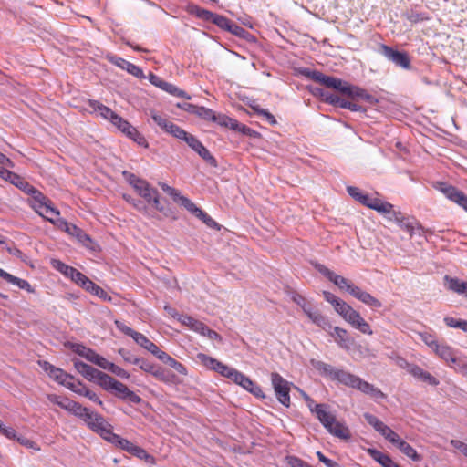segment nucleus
<instances>
[{"label":"nucleus","mask_w":467,"mask_h":467,"mask_svg":"<svg viewBox=\"0 0 467 467\" xmlns=\"http://www.w3.org/2000/svg\"><path fill=\"white\" fill-rule=\"evenodd\" d=\"M213 371L219 373L223 377H225V378L233 380V379L234 377V372H236L237 370L231 367H228L227 365L222 363L221 361H218V366H215Z\"/></svg>","instance_id":"40"},{"label":"nucleus","mask_w":467,"mask_h":467,"mask_svg":"<svg viewBox=\"0 0 467 467\" xmlns=\"http://www.w3.org/2000/svg\"><path fill=\"white\" fill-rule=\"evenodd\" d=\"M137 366H139V368L141 370H143L147 373H150L152 376H154L155 371L157 370V368H158V365L152 364L144 358H140Z\"/></svg>","instance_id":"59"},{"label":"nucleus","mask_w":467,"mask_h":467,"mask_svg":"<svg viewBox=\"0 0 467 467\" xmlns=\"http://www.w3.org/2000/svg\"><path fill=\"white\" fill-rule=\"evenodd\" d=\"M88 106L91 112L98 113L103 119L109 120L126 136L133 130L134 127L131 124L99 101L89 99Z\"/></svg>","instance_id":"6"},{"label":"nucleus","mask_w":467,"mask_h":467,"mask_svg":"<svg viewBox=\"0 0 467 467\" xmlns=\"http://www.w3.org/2000/svg\"><path fill=\"white\" fill-rule=\"evenodd\" d=\"M439 190L451 202L457 203L467 212V195L454 186L441 183Z\"/></svg>","instance_id":"12"},{"label":"nucleus","mask_w":467,"mask_h":467,"mask_svg":"<svg viewBox=\"0 0 467 467\" xmlns=\"http://www.w3.org/2000/svg\"><path fill=\"white\" fill-rule=\"evenodd\" d=\"M188 146L197 152L208 163L216 166V160L210 153V151L203 146V144L193 135L189 134L184 140Z\"/></svg>","instance_id":"13"},{"label":"nucleus","mask_w":467,"mask_h":467,"mask_svg":"<svg viewBox=\"0 0 467 467\" xmlns=\"http://www.w3.org/2000/svg\"><path fill=\"white\" fill-rule=\"evenodd\" d=\"M312 322L328 333L333 328L329 319L320 312L316 316Z\"/></svg>","instance_id":"45"},{"label":"nucleus","mask_w":467,"mask_h":467,"mask_svg":"<svg viewBox=\"0 0 467 467\" xmlns=\"http://www.w3.org/2000/svg\"><path fill=\"white\" fill-rule=\"evenodd\" d=\"M307 76H309L314 81L320 83L327 88H334L349 98H361L366 100H369L371 99V96L368 95L365 89L349 85L348 82L343 81L340 78L327 76L317 70L308 72Z\"/></svg>","instance_id":"2"},{"label":"nucleus","mask_w":467,"mask_h":467,"mask_svg":"<svg viewBox=\"0 0 467 467\" xmlns=\"http://www.w3.org/2000/svg\"><path fill=\"white\" fill-rule=\"evenodd\" d=\"M312 322L328 333L333 328L329 319L320 312L316 316Z\"/></svg>","instance_id":"47"},{"label":"nucleus","mask_w":467,"mask_h":467,"mask_svg":"<svg viewBox=\"0 0 467 467\" xmlns=\"http://www.w3.org/2000/svg\"><path fill=\"white\" fill-rule=\"evenodd\" d=\"M24 192L32 196V202H47V200H48V198L31 184L28 185V188L26 189Z\"/></svg>","instance_id":"53"},{"label":"nucleus","mask_w":467,"mask_h":467,"mask_svg":"<svg viewBox=\"0 0 467 467\" xmlns=\"http://www.w3.org/2000/svg\"><path fill=\"white\" fill-rule=\"evenodd\" d=\"M312 322L328 333L333 328L329 319L320 312L316 316Z\"/></svg>","instance_id":"44"},{"label":"nucleus","mask_w":467,"mask_h":467,"mask_svg":"<svg viewBox=\"0 0 467 467\" xmlns=\"http://www.w3.org/2000/svg\"><path fill=\"white\" fill-rule=\"evenodd\" d=\"M351 296L373 309H378L382 306V304L379 299L374 297L371 294L363 291L358 286L351 287Z\"/></svg>","instance_id":"17"},{"label":"nucleus","mask_w":467,"mask_h":467,"mask_svg":"<svg viewBox=\"0 0 467 467\" xmlns=\"http://www.w3.org/2000/svg\"><path fill=\"white\" fill-rule=\"evenodd\" d=\"M213 371L219 373L223 377H225V378L233 380V379L234 377V372H236L237 370L231 367H228L227 365L222 363L221 361H218V366H215Z\"/></svg>","instance_id":"42"},{"label":"nucleus","mask_w":467,"mask_h":467,"mask_svg":"<svg viewBox=\"0 0 467 467\" xmlns=\"http://www.w3.org/2000/svg\"><path fill=\"white\" fill-rule=\"evenodd\" d=\"M369 455L383 467H391L395 462L387 455L376 449L368 450Z\"/></svg>","instance_id":"34"},{"label":"nucleus","mask_w":467,"mask_h":467,"mask_svg":"<svg viewBox=\"0 0 467 467\" xmlns=\"http://www.w3.org/2000/svg\"><path fill=\"white\" fill-rule=\"evenodd\" d=\"M2 278H4L5 281H7L8 283H10L12 285L18 286L21 289H24L29 293H35V289L32 287V285L26 280L14 276L5 271V274L3 275Z\"/></svg>","instance_id":"30"},{"label":"nucleus","mask_w":467,"mask_h":467,"mask_svg":"<svg viewBox=\"0 0 467 467\" xmlns=\"http://www.w3.org/2000/svg\"><path fill=\"white\" fill-rule=\"evenodd\" d=\"M323 296L325 300L332 305L333 308L339 316H341L349 306V305L347 304L344 300L340 299L330 292L324 291Z\"/></svg>","instance_id":"28"},{"label":"nucleus","mask_w":467,"mask_h":467,"mask_svg":"<svg viewBox=\"0 0 467 467\" xmlns=\"http://www.w3.org/2000/svg\"><path fill=\"white\" fill-rule=\"evenodd\" d=\"M123 198L126 202L130 203L139 212H147V206L141 200L134 199L133 197L128 194H123Z\"/></svg>","instance_id":"55"},{"label":"nucleus","mask_w":467,"mask_h":467,"mask_svg":"<svg viewBox=\"0 0 467 467\" xmlns=\"http://www.w3.org/2000/svg\"><path fill=\"white\" fill-rule=\"evenodd\" d=\"M76 284L89 293H91L92 289L96 285V284L94 282H92L88 277H87L83 274L80 275V278L78 279Z\"/></svg>","instance_id":"60"},{"label":"nucleus","mask_w":467,"mask_h":467,"mask_svg":"<svg viewBox=\"0 0 467 467\" xmlns=\"http://www.w3.org/2000/svg\"><path fill=\"white\" fill-rule=\"evenodd\" d=\"M310 364L320 375L337 380L349 388L357 389L364 394L369 395L375 400L385 399L386 395L372 384L346 370L338 369L321 360L311 359Z\"/></svg>","instance_id":"1"},{"label":"nucleus","mask_w":467,"mask_h":467,"mask_svg":"<svg viewBox=\"0 0 467 467\" xmlns=\"http://www.w3.org/2000/svg\"><path fill=\"white\" fill-rule=\"evenodd\" d=\"M341 317L353 328L358 330L362 334L368 336L373 334L369 324L352 306H349L348 309H346L345 312L341 315Z\"/></svg>","instance_id":"9"},{"label":"nucleus","mask_w":467,"mask_h":467,"mask_svg":"<svg viewBox=\"0 0 467 467\" xmlns=\"http://www.w3.org/2000/svg\"><path fill=\"white\" fill-rule=\"evenodd\" d=\"M434 352L446 362L457 363L454 351L447 345L439 344Z\"/></svg>","instance_id":"31"},{"label":"nucleus","mask_w":467,"mask_h":467,"mask_svg":"<svg viewBox=\"0 0 467 467\" xmlns=\"http://www.w3.org/2000/svg\"><path fill=\"white\" fill-rule=\"evenodd\" d=\"M74 367L76 370L81 374L85 379L89 381H94L97 379L98 376L100 375V370L78 360H74Z\"/></svg>","instance_id":"24"},{"label":"nucleus","mask_w":467,"mask_h":467,"mask_svg":"<svg viewBox=\"0 0 467 467\" xmlns=\"http://www.w3.org/2000/svg\"><path fill=\"white\" fill-rule=\"evenodd\" d=\"M107 58L111 64L127 71L130 75H132L136 78H145V75L141 68H140L138 66L125 60L124 58L117 57V56H108Z\"/></svg>","instance_id":"16"},{"label":"nucleus","mask_w":467,"mask_h":467,"mask_svg":"<svg viewBox=\"0 0 467 467\" xmlns=\"http://www.w3.org/2000/svg\"><path fill=\"white\" fill-rule=\"evenodd\" d=\"M194 115L203 120L215 122L222 127L229 128L233 130H238L244 134H246L251 130L245 125L240 124L236 119L224 114H216L213 109L203 106H197Z\"/></svg>","instance_id":"5"},{"label":"nucleus","mask_w":467,"mask_h":467,"mask_svg":"<svg viewBox=\"0 0 467 467\" xmlns=\"http://www.w3.org/2000/svg\"><path fill=\"white\" fill-rule=\"evenodd\" d=\"M31 207L42 217L47 219L52 223H55V219L47 216L48 213H55L54 207L51 205V201L48 199L47 202H31Z\"/></svg>","instance_id":"29"},{"label":"nucleus","mask_w":467,"mask_h":467,"mask_svg":"<svg viewBox=\"0 0 467 467\" xmlns=\"http://www.w3.org/2000/svg\"><path fill=\"white\" fill-rule=\"evenodd\" d=\"M123 176L129 184L136 191V192L143 198L149 204H151L157 211L164 213V208L160 202V194L157 189L135 174L124 171Z\"/></svg>","instance_id":"4"},{"label":"nucleus","mask_w":467,"mask_h":467,"mask_svg":"<svg viewBox=\"0 0 467 467\" xmlns=\"http://www.w3.org/2000/svg\"><path fill=\"white\" fill-rule=\"evenodd\" d=\"M175 202L183 206L188 212L196 216L198 213H201V209L198 208L190 199L185 196L179 195L175 200Z\"/></svg>","instance_id":"38"},{"label":"nucleus","mask_w":467,"mask_h":467,"mask_svg":"<svg viewBox=\"0 0 467 467\" xmlns=\"http://www.w3.org/2000/svg\"><path fill=\"white\" fill-rule=\"evenodd\" d=\"M378 52L397 67L404 69H409L410 67V59L406 52L393 49L384 44L379 45Z\"/></svg>","instance_id":"10"},{"label":"nucleus","mask_w":467,"mask_h":467,"mask_svg":"<svg viewBox=\"0 0 467 467\" xmlns=\"http://www.w3.org/2000/svg\"><path fill=\"white\" fill-rule=\"evenodd\" d=\"M108 441L127 452H129L130 451V448L134 444L133 442L130 441L129 440L121 438L119 435L115 434L114 432L110 436V438L109 439Z\"/></svg>","instance_id":"36"},{"label":"nucleus","mask_w":467,"mask_h":467,"mask_svg":"<svg viewBox=\"0 0 467 467\" xmlns=\"http://www.w3.org/2000/svg\"><path fill=\"white\" fill-rule=\"evenodd\" d=\"M50 264L52 267L65 275L67 278H69L71 281L76 283L78 279L80 278V275L82 274L76 268L69 266L63 263L58 259H51Z\"/></svg>","instance_id":"19"},{"label":"nucleus","mask_w":467,"mask_h":467,"mask_svg":"<svg viewBox=\"0 0 467 467\" xmlns=\"http://www.w3.org/2000/svg\"><path fill=\"white\" fill-rule=\"evenodd\" d=\"M329 335L335 338V341L339 346V348L348 351L350 346L353 344L354 340L349 337L348 331L339 327H333L332 330H330Z\"/></svg>","instance_id":"20"},{"label":"nucleus","mask_w":467,"mask_h":467,"mask_svg":"<svg viewBox=\"0 0 467 467\" xmlns=\"http://www.w3.org/2000/svg\"><path fill=\"white\" fill-rule=\"evenodd\" d=\"M134 341L151 354L157 349V346L141 333L136 335Z\"/></svg>","instance_id":"39"},{"label":"nucleus","mask_w":467,"mask_h":467,"mask_svg":"<svg viewBox=\"0 0 467 467\" xmlns=\"http://www.w3.org/2000/svg\"><path fill=\"white\" fill-rule=\"evenodd\" d=\"M213 371L219 373L223 377H225V378L233 380V379L234 377V372H236L237 370L231 367H228L227 365L222 363L221 361H218V366H215Z\"/></svg>","instance_id":"41"},{"label":"nucleus","mask_w":467,"mask_h":467,"mask_svg":"<svg viewBox=\"0 0 467 467\" xmlns=\"http://www.w3.org/2000/svg\"><path fill=\"white\" fill-rule=\"evenodd\" d=\"M364 418L367 420V422L372 426L377 431H379V429L384 425V422H382L379 419H378L376 416L370 414V413H364Z\"/></svg>","instance_id":"64"},{"label":"nucleus","mask_w":467,"mask_h":467,"mask_svg":"<svg viewBox=\"0 0 467 467\" xmlns=\"http://www.w3.org/2000/svg\"><path fill=\"white\" fill-rule=\"evenodd\" d=\"M0 177L10 182L23 192L28 188L29 183L26 180L7 169L0 168Z\"/></svg>","instance_id":"25"},{"label":"nucleus","mask_w":467,"mask_h":467,"mask_svg":"<svg viewBox=\"0 0 467 467\" xmlns=\"http://www.w3.org/2000/svg\"><path fill=\"white\" fill-rule=\"evenodd\" d=\"M116 379L110 377L109 375L101 372L100 375L98 376L95 382L99 385L102 389H104L107 391H111L113 385L115 383Z\"/></svg>","instance_id":"37"},{"label":"nucleus","mask_w":467,"mask_h":467,"mask_svg":"<svg viewBox=\"0 0 467 467\" xmlns=\"http://www.w3.org/2000/svg\"><path fill=\"white\" fill-rule=\"evenodd\" d=\"M67 389L84 397L85 393L88 392V389L81 381L75 382L74 379L70 381L69 385L67 386Z\"/></svg>","instance_id":"57"},{"label":"nucleus","mask_w":467,"mask_h":467,"mask_svg":"<svg viewBox=\"0 0 467 467\" xmlns=\"http://www.w3.org/2000/svg\"><path fill=\"white\" fill-rule=\"evenodd\" d=\"M92 363L108 371H110L114 364L97 353L92 360Z\"/></svg>","instance_id":"58"},{"label":"nucleus","mask_w":467,"mask_h":467,"mask_svg":"<svg viewBox=\"0 0 467 467\" xmlns=\"http://www.w3.org/2000/svg\"><path fill=\"white\" fill-rule=\"evenodd\" d=\"M403 454L411 459L414 462H420L422 457L416 451L414 448H412L408 442L404 440L399 441V444L396 446Z\"/></svg>","instance_id":"33"},{"label":"nucleus","mask_w":467,"mask_h":467,"mask_svg":"<svg viewBox=\"0 0 467 467\" xmlns=\"http://www.w3.org/2000/svg\"><path fill=\"white\" fill-rule=\"evenodd\" d=\"M179 320L182 322V324L189 327L192 330L202 334L203 330H205L206 325L192 317L189 316H182L179 317Z\"/></svg>","instance_id":"32"},{"label":"nucleus","mask_w":467,"mask_h":467,"mask_svg":"<svg viewBox=\"0 0 467 467\" xmlns=\"http://www.w3.org/2000/svg\"><path fill=\"white\" fill-rule=\"evenodd\" d=\"M228 32L232 33L233 35L245 39L247 36L249 35L248 31H246L242 26H238L236 23L232 22L231 26L228 29Z\"/></svg>","instance_id":"62"},{"label":"nucleus","mask_w":467,"mask_h":467,"mask_svg":"<svg viewBox=\"0 0 467 467\" xmlns=\"http://www.w3.org/2000/svg\"><path fill=\"white\" fill-rule=\"evenodd\" d=\"M375 211L382 214L388 221L396 223L410 235L414 234L415 227L412 223L406 220L400 211L394 210V206L390 202L382 200L379 206H375Z\"/></svg>","instance_id":"7"},{"label":"nucleus","mask_w":467,"mask_h":467,"mask_svg":"<svg viewBox=\"0 0 467 467\" xmlns=\"http://www.w3.org/2000/svg\"><path fill=\"white\" fill-rule=\"evenodd\" d=\"M358 202L372 210H375V206H379L382 200L377 197H370L366 193H362L361 196H359Z\"/></svg>","instance_id":"48"},{"label":"nucleus","mask_w":467,"mask_h":467,"mask_svg":"<svg viewBox=\"0 0 467 467\" xmlns=\"http://www.w3.org/2000/svg\"><path fill=\"white\" fill-rule=\"evenodd\" d=\"M232 381L243 387L255 397L265 398L262 389L242 372L238 370L234 372V377Z\"/></svg>","instance_id":"14"},{"label":"nucleus","mask_w":467,"mask_h":467,"mask_svg":"<svg viewBox=\"0 0 467 467\" xmlns=\"http://www.w3.org/2000/svg\"><path fill=\"white\" fill-rule=\"evenodd\" d=\"M40 367L48 374V376L58 384L67 388L74 377L59 368H56L47 361H39Z\"/></svg>","instance_id":"11"},{"label":"nucleus","mask_w":467,"mask_h":467,"mask_svg":"<svg viewBox=\"0 0 467 467\" xmlns=\"http://www.w3.org/2000/svg\"><path fill=\"white\" fill-rule=\"evenodd\" d=\"M76 284L89 293H91L92 289L96 285V284L94 282H92L88 277H87L83 274L80 275V278L78 279Z\"/></svg>","instance_id":"61"},{"label":"nucleus","mask_w":467,"mask_h":467,"mask_svg":"<svg viewBox=\"0 0 467 467\" xmlns=\"http://www.w3.org/2000/svg\"><path fill=\"white\" fill-rule=\"evenodd\" d=\"M127 137L131 139L133 141L138 143L140 146H144V147L148 146L145 137L142 134H140L136 130V128H134L133 130H131L130 133H129L127 135Z\"/></svg>","instance_id":"63"},{"label":"nucleus","mask_w":467,"mask_h":467,"mask_svg":"<svg viewBox=\"0 0 467 467\" xmlns=\"http://www.w3.org/2000/svg\"><path fill=\"white\" fill-rule=\"evenodd\" d=\"M87 408L83 407L81 404H79L77 401L71 400L70 405L67 408L68 412L72 413L76 417L81 419L82 415L85 413Z\"/></svg>","instance_id":"56"},{"label":"nucleus","mask_w":467,"mask_h":467,"mask_svg":"<svg viewBox=\"0 0 467 467\" xmlns=\"http://www.w3.org/2000/svg\"><path fill=\"white\" fill-rule=\"evenodd\" d=\"M166 132L171 134L173 137L183 141L186 139V137H188V135L190 134L172 122L168 126V130H166Z\"/></svg>","instance_id":"51"},{"label":"nucleus","mask_w":467,"mask_h":467,"mask_svg":"<svg viewBox=\"0 0 467 467\" xmlns=\"http://www.w3.org/2000/svg\"><path fill=\"white\" fill-rule=\"evenodd\" d=\"M271 383L278 401L285 407L290 406V385L291 383L285 379L276 372L271 374Z\"/></svg>","instance_id":"8"},{"label":"nucleus","mask_w":467,"mask_h":467,"mask_svg":"<svg viewBox=\"0 0 467 467\" xmlns=\"http://www.w3.org/2000/svg\"><path fill=\"white\" fill-rule=\"evenodd\" d=\"M312 322L328 333L333 328L329 319L320 312L316 316Z\"/></svg>","instance_id":"46"},{"label":"nucleus","mask_w":467,"mask_h":467,"mask_svg":"<svg viewBox=\"0 0 467 467\" xmlns=\"http://www.w3.org/2000/svg\"><path fill=\"white\" fill-rule=\"evenodd\" d=\"M111 392H113L115 396L119 399L129 400L134 403H140L141 400V399L137 394L130 390L125 384L118 380L115 381Z\"/></svg>","instance_id":"21"},{"label":"nucleus","mask_w":467,"mask_h":467,"mask_svg":"<svg viewBox=\"0 0 467 467\" xmlns=\"http://www.w3.org/2000/svg\"><path fill=\"white\" fill-rule=\"evenodd\" d=\"M197 359L207 368L211 370H214L215 366H218V361L216 358L210 357L204 353H198Z\"/></svg>","instance_id":"52"},{"label":"nucleus","mask_w":467,"mask_h":467,"mask_svg":"<svg viewBox=\"0 0 467 467\" xmlns=\"http://www.w3.org/2000/svg\"><path fill=\"white\" fill-rule=\"evenodd\" d=\"M444 285L446 288L453 293L467 296V282L462 281L457 277L444 276Z\"/></svg>","instance_id":"23"},{"label":"nucleus","mask_w":467,"mask_h":467,"mask_svg":"<svg viewBox=\"0 0 467 467\" xmlns=\"http://www.w3.org/2000/svg\"><path fill=\"white\" fill-rule=\"evenodd\" d=\"M61 224L64 225L65 231L68 234L75 236L84 245L88 246V243L91 242L90 237L87 234H85L80 228H78L77 225H75L73 223H69L66 221H61Z\"/></svg>","instance_id":"26"},{"label":"nucleus","mask_w":467,"mask_h":467,"mask_svg":"<svg viewBox=\"0 0 467 467\" xmlns=\"http://www.w3.org/2000/svg\"><path fill=\"white\" fill-rule=\"evenodd\" d=\"M402 16L405 17L411 24H416L427 19V17L423 14L418 13L413 10L406 11L405 13L402 14Z\"/></svg>","instance_id":"54"},{"label":"nucleus","mask_w":467,"mask_h":467,"mask_svg":"<svg viewBox=\"0 0 467 467\" xmlns=\"http://www.w3.org/2000/svg\"><path fill=\"white\" fill-rule=\"evenodd\" d=\"M318 271L325 275L329 281L333 282L340 289H345L351 295V287H356L354 284H352L348 279L337 275L333 271L329 270L327 267L324 265L318 266Z\"/></svg>","instance_id":"15"},{"label":"nucleus","mask_w":467,"mask_h":467,"mask_svg":"<svg viewBox=\"0 0 467 467\" xmlns=\"http://www.w3.org/2000/svg\"><path fill=\"white\" fill-rule=\"evenodd\" d=\"M93 424L90 430L99 434L104 440L109 441L113 434L111 424L101 415L95 419Z\"/></svg>","instance_id":"22"},{"label":"nucleus","mask_w":467,"mask_h":467,"mask_svg":"<svg viewBox=\"0 0 467 467\" xmlns=\"http://www.w3.org/2000/svg\"><path fill=\"white\" fill-rule=\"evenodd\" d=\"M213 371L219 373L223 377H225V378L233 380V379L234 377V372H236L237 370L231 367H228L227 365L222 363L221 361H218V366H215Z\"/></svg>","instance_id":"43"},{"label":"nucleus","mask_w":467,"mask_h":467,"mask_svg":"<svg viewBox=\"0 0 467 467\" xmlns=\"http://www.w3.org/2000/svg\"><path fill=\"white\" fill-rule=\"evenodd\" d=\"M162 90L170 93L171 95H173L175 97L179 98H184L186 99H190L191 97L182 89H180L178 87L174 86L173 84H171L169 82H166L164 87H162Z\"/></svg>","instance_id":"50"},{"label":"nucleus","mask_w":467,"mask_h":467,"mask_svg":"<svg viewBox=\"0 0 467 467\" xmlns=\"http://www.w3.org/2000/svg\"><path fill=\"white\" fill-rule=\"evenodd\" d=\"M153 377L169 385H178L181 383V379L173 372L160 366H158Z\"/></svg>","instance_id":"27"},{"label":"nucleus","mask_w":467,"mask_h":467,"mask_svg":"<svg viewBox=\"0 0 467 467\" xmlns=\"http://www.w3.org/2000/svg\"><path fill=\"white\" fill-rule=\"evenodd\" d=\"M71 349L75 353L85 358L87 360H88L90 362H92V360L96 355V352L93 349H91L84 345H81V344H76V343L71 344Z\"/></svg>","instance_id":"35"},{"label":"nucleus","mask_w":467,"mask_h":467,"mask_svg":"<svg viewBox=\"0 0 467 467\" xmlns=\"http://www.w3.org/2000/svg\"><path fill=\"white\" fill-rule=\"evenodd\" d=\"M312 412L316 414L323 427L333 436L342 440H349L351 435L349 429L337 420L336 416L327 410L326 404H316Z\"/></svg>","instance_id":"3"},{"label":"nucleus","mask_w":467,"mask_h":467,"mask_svg":"<svg viewBox=\"0 0 467 467\" xmlns=\"http://www.w3.org/2000/svg\"><path fill=\"white\" fill-rule=\"evenodd\" d=\"M358 202L372 210H375V206H379L382 200L377 197H370L366 193H362L361 196H359Z\"/></svg>","instance_id":"49"},{"label":"nucleus","mask_w":467,"mask_h":467,"mask_svg":"<svg viewBox=\"0 0 467 467\" xmlns=\"http://www.w3.org/2000/svg\"><path fill=\"white\" fill-rule=\"evenodd\" d=\"M407 371L415 379L428 383L431 386L439 385V380L431 373L423 370L420 367L415 364H407Z\"/></svg>","instance_id":"18"}]
</instances>
